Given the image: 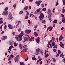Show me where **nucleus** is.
<instances>
[{
  "label": "nucleus",
  "mask_w": 65,
  "mask_h": 65,
  "mask_svg": "<svg viewBox=\"0 0 65 65\" xmlns=\"http://www.w3.org/2000/svg\"><path fill=\"white\" fill-rule=\"evenodd\" d=\"M23 35V31H22L20 34L19 35L16 36L15 38L18 41H21L22 40V37Z\"/></svg>",
  "instance_id": "1"
},
{
  "label": "nucleus",
  "mask_w": 65,
  "mask_h": 65,
  "mask_svg": "<svg viewBox=\"0 0 65 65\" xmlns=\"http://www.w3.org/2000/svg\"><path fill=\"white\" fill-rule=\"evenodd\" d=\"M47 13L48 14V17L49 19L50 22H51V21H52L51 19V15L52 13H51V11L50 10V9H48V10L47 11Z\"/></svg>",
  "instance_id": "2"
},
{
  "label": "nucleus",
  "mask_w": 65,
  "mask_h": 65,
  "mask_svg": "<svg viewBox=\"0 0 65 65\" xmlns=\"http://www.w3.org/2000/svg\"><path fill=\"white\" fill-rule=\"evenodd\" d=\"M39 18H40V20H43V18H44V15L43 14V13H41Z\"/></svg>",
  "instance_id": "3"
},
{
  "label": "nucleus",
  "mask_w": 65,
  "mask_h": 65,
  "mask_svg": "<svg viewBox=\"0 0 65 65\" xmlns=\"http://www.w3.org/2000/svg\"><path fill=\"white\" fill-rule=\"evenodd\" d=\"M61 17H62V22L63 24L65 23V18L64 17V15H63V14H61Z\"/></svg>",
  "instance_id": "4"
},
{
  "label": "nucleus",
  "mask_w": 65,
  "mask_h": 65,
  "mask_svg": "<svg viewBox=\"0 0 65 65\" xmlns=\"http://www.w3.org/2000/svg\"><path fill=\"white\" fill-rule=\"evenodd\" d=\"M19 55H17L16 56L15 58V62H17L18 61V60H19Z\"/></svg>",
  "instance_id": "5"
},
{
  "label": "nucleus",
  "mask_w": 65,
  "mask_h": 65,
  "mask_svg": "<svg viewBox=\"0 0 65 65\" xmlns=\"http://www.w3.org/2000/svg\"><path fill=\"white\" fill-rule=\"evenodd\" d=\"M31 31V30H27L25 31V33H27V34H28L29 33H30Z\"/></svg>",
  "instance_id": "6"
},
{
  "label": "nucleus",
  "mask_w": 65,
  "mask_h": 65,
  "mask_svg": "<svg viewBox=\"0 0 65 65\" xmlns=\"http://www.w3.org/2000/svg\"><path fill=\"white\" fill-rule=\"evenodd\" d=\"M42 11V8H40L39 9H38L37 10V14H38V12H41Z\"/></svg>",
  "instance_id": "7"
},
{
  "label": "nucleus",
  "mask_w": 65,
  "mask_h": 65,
  "mask_svg": "<svg viewBox=\"0 0 65 65\" xmlns=\"http://www.w3.org/2000/svg\"><path fill=\"white\" fill-rule=\"evenodd\" d=\"M47 51L46 50H45V58H47V57H48V54H47Z\"/></svg>",
  "instance_id": "8"
},
{
  "label": "nucleus",
  "mask_w": 65,
  "mask_h": 65,
  "mask_svg": "<svg viewBox=\"0 0 65 65\" xmlns=\"http://www.w3.org/2000/svg\"><path fill=\"white\" fill-rule=\"evenodd\" d=\"M9 19L12 20V15H11V14L10 13L9 15Z\"/></svg>",
  "instance_id": "9"
},
{
  "label": "nucleus",
  "mask_w": 65,
  "mask_h": 65,
  "mask_svg": "<svg viewBox=\"0 0 65 65\" xmlns=\"http://www.w3.org/2000/svg\"><path fill=\"white\" fill-rule=\"evenodd\" d=\"M8 26L9 29H12L14 28L12 27V25H11V24H9Z\"/></svg>",
  "instance_id": "10"
},
{
  "label": "nucleus",
  "mask_w": 65,
  "mask_h": 65,
  "mask_svg": "<svg viewBox=\"0 0 65 65\" xmlns=\"http://www.w3.org/2000/svg\"><path fill=\"white\" fill-rule=\"evenodd\" d=\"M40 40V38L39 37H38L36 39V41L37 42L38 44V43L40 41V40Z\"/></svg>",
  "instance_id": "11"
},
{
  "label": "nucleus",
  "mask_w": 65,
  "mask_h": 65,
  "mask_svg": "<svg viewBox=\"0 0 65 65\" xmlns=\"http://www.w3.org/2000/svg\"><path fill=\"white\" fill-rule=\"evenodd\" d=\"M14 42H13L12 40L10 41L9 42V45H12L13 44V43Z\"/></svg>",
  "instance_id": "12"
},
{
  "label": "nucleus",
  "mask_w": 65,
  "mask_h": 65,
  "mask_svg": "<svg viewBox=\"0 0 65 65\" xmlns=\"http://www.w3.org/2000/svg\"><path fill=\"white\" fill-rule=\"evenodd\" d=\"M14 47L12 45L11 46L9 47V49H8V52L9 53H10V51H9V50H11V49L12 48H13Z\"/></svg>",
  "instance_id": "13"
},
{
  "label": "nucleus",
  "mask_w": 65,
  "mask_h": 65,
  "mask_svg": "<svg viewBox=\"0 0 65 65\" xmlns=\"http://www.w3.org/2000/svg\"><path fill=\"white\" fill-rule=\"evenodd\" d=\"M63 38V37L62 36H60V37L59 38V41H61Z\"/></svg>",
  "instance_id": "14"
},
{
  "label": "nucleus",
  "mask_w": 65,
  "mask_h": 65,
  "mask_svg": "<svg viewBox=\"0 0 65 65\" xmlns=\"http://www.w3.org/2000/svg\"><path fill=\"white\" fill-rule=\"evenodd\" d=\"M7 38V37L6 36H4L3 37L2 39V40H5V39H6Z\"/></svg>",
  "instance_id": "15"
},
{
  "label": "nucleus",
  "mask_w": 65,
  "mask_h": 65,
  "mask_svg": "<svg viewBox=\"0 0 65 65\" xmlns=\"http://www.w3.org/2000/svg\"><path fill=\"white\" fill-rule=\"evenodd\" d=\"M48 29H49V31H51L52 30V29H53V27L51 26H50L48 27Z\"/></svg>",
  "instance_id": "16"
},
{
  "label": "nucleus",
  "mask_w": 65,
  "mask_h": 65,
  "mask_svg": "<svg viewBox=\"0 0 65 65\" xmlns=\"http://www.w3.org/2000/svg\"><path fill=\"white\" fill-rule=\"evenodd\" d=\"M36 52H37V53H38V54H39L40 53H38V52H39V51H40V49L39 48L36 49Z\"/></svg>",
  "instance_id": "17"
},
{
  "label": "nucleus",
  "mask_w": 65,
  "mask_h": 65,
  "mask_svg": "<svg viewBox=\"0 0 65 65\" xmlns=\"http://www.w3.org/2000/svg\"><path fill=\"white\" fill-rule=\"evenodd\" d=\"M24 41H28V38L26 37H24Z\"/></svg>",
  "instance_id": "18"
},
{
  "label": "nucleus",
  "mask_w": 65,
  "mask_h": 65,
  "mask_svg": "<svg viewBox=\"0 0 65 65\" xmlns=\"http://www.w3.org/2000/svg\"><path fill=\"white\" fill-rule=\"evenodd\" d=\"M34 34L35 36H38V34L36 32H34Z\"/></svg>",
  "instance_id": "19"
},
{
  "label": "nucleus",
  "mask_w": 65,
  "mask_h": 65,
  "mask_svg": "<svg viewBox=\"0 0 65 65\" xmlns=\"http://www.w3.org/2000/svg\"><path fill=\"white\" fill-rule=\"evenodd\" d=\"M64 55H63V53H62L60 55V57H62V58H64Z\"/></svg>",
  "instance_id": "20"
},
{
  "label": "nucleus",
  "mask_w": 65,
  "mask_h": 65,
  "mask_svg": "<svg viewBox=\"0 0 65 65\" xmlns=\"http://www.w3.org/2000/svg\"><path fill=\"white\" fill-rule=\"evenodd\" d=\"M20 21H17V22L18 23V24L17 25H16V28H17V26H19V23H20Z\"/></svg>",
  "instance_id": "21"
},
{
  "label": "nucleus",
  "mask_w": 65,
  "mask_h": 65,
  "mask_svg": "<svg viewBox=\"0 0 65 65\" xmlns=\"http://www.w3.org/2000/svg\"><path fill=\"white\" fill-rule=\"evenodd\" d=\"M20 65H25V63L24 62H21L20 63Z\"/></svg>",
  "instance_id": "22"
},
{
  "label": "nucleus",
  "mask_w": 65,
  "mask_h": 65,
  "mask_svg": "<svg viewBox=\"0 0 65 65\" xmlns=\"http://www.w3.org/2000/svg\"><path fill=\"white\" fill-rule=\"evenodd\" d=\"M60 46L63 48H64V44H62L60 45Z\"/></svg>",
  "instance_id": "23"
},
{
  "label": "nucleus",
  "mask_w": 65,
  "mask_h": 65,
  "mask_svg": "<svg viewBox=\"0 0 65 65\" xmlns=\"http://www.w3.org/2000/svg\"><path fill=\"white\" fill-rule=\"evenodd\" d=\"M35 56H34V57H33L32 58V60L36 61V58H35Z\"/></svg>",
  "instance_id": "24"
},
{
  "label": "nucleus",
  "mask_w": 65,
  "mask_h": 65,
  "mask_svg": "<svg viewBox=\"0 0 65 65\" xmlns=\"http://www.w3.org/2000/svg\"><path fill=\"white\" fill-rule=\"evenodd\" d=\"M19 46L21 50H22V44H19Z\"/></svg>",
  "instance_id": "25"
},
{
  "label": "nucleus",
  "mask_w": 65,
  "mask_h": 65,
  "mask_svg": "<svg viewBox=\"0 0 65 65\" xmlns=\"http://www.w3.org/2000/svg\"><path fill=\"white\" fill-rule=\"evenodd\" d=\"M18 43H17L15 42L14 43V45L16 47L18 45Z\"/></svg>",
  "instance_id": "26"
},
{
  "label": "nucleus",
  "mask_w": 65,
  "mask_h": 65,
  "mask_svg": "<svg viewBox=\"0 0 65 65\" xmlns=\"http://www.w3.org/2000/svg\"><path fill=\"white\" fill-rule=\"evenodd\" d=\"M57 21H58L57 20L55 19L54 21V23H55V24H56V23H57Z\"/></svg>",
  "instance_id": "27"
},
{
  "label": "nucleus",
  "mask_w": 65,
  "mask_h": 65,
  "mask_svg": "<svg viewBox=\"0 0 65 65\" xmlns=\"http://www.w3.org/2000/svg\"><path fill=\"white\" fill-rule=\"evenodd\" d=\"M5 15H8V11H5Z\"/></svg>",
  "instance_id": "28"
},
{
  "label": "nucleus",
  "mask_w": 65,
  "mask_h": 65,
  "mask_svg": "<svg viewBox=\"0 0 65 65\" xmlns=\"http://www.w3.org/2000/svg\"><path fill=\"white\" fill-rule=\"evenodd\" d=\"M46 22V21H45V20H43L42 21V23H43V24H45Z\"/></svg>",
  "instance_id": "29"
},
{
  "label": "nucleus",
  "mask_w": 65,
  "mask_h": 65,
  "mask_svg": "<svg viewBox=\"0 0 65 65\" xmlns=\"http://www.w3.org/2000/svg\"><path fill=\"white\" fill-rule=\"evenodd\" d=\"M55 42H54L52 43V46H55Z\"/></svg>",
  "instance_id": "30"
},
{
  "label": "nucleus",
  "mask_w": 65,
  "mask_h": 65,
  "mask_svg": "<svg viewBox=\"0 0 65 65\" xmlns=\"http://www.w3.org/2000/svg\"><path fill=\"white\" fill-rule=\"evenodd\" d=\"M42 10L44 11H45L46 10V8H43L42 9Z\"/></svg>",
  "instance_id": "31"
},
{
  "label": "nucleus",
  "mask_w": 65,
  "mask_h": 65,
  "mask_svg": "<svg viewBox=\"0 0 65 65\" xmlns=\"http://www.w3.org/2000/svg\"><path fill=\"white\" fill-rule=\"evenodd\" d=\"M26 12L27 13L26 14V15L28 16L29 15V12L27 11H26Z\"/></svg>",
  "instance_id": "32"
},
{
  "label": "nucleus",
  "mask_w": 65,
  "mask_h": 65,
  "mask_svg": "<svg viewBox=\"0 0 65 65\" xmlns=\"http://www.w3.org/2000/svg\"><path fill=\"white\" fill-rule=\"evenodd\" d=\"M52 61H53L54 62H56V59L55 58H52Z\"/></svg>",
  "instance_id": "33"
},
{
  "label": "nucleus",
  "mask_w": 65,
  "mask_h": 65,
  "mask_svg": "<svg viewBox=\"0 0 65 65\" xmlns=\"http://www.w3.org/2000/svg\"><path fill=\"white\" fill-rule=\"evenodd\" d=\"M24 9L25 10H27L28 9V7L27 6L25 7L24 8Z\"/></svg>",
  "instance_id": "34"
},
{
  "label": "nucleus",
  "mask_w": 65,
  "mask_h": 65,
  "mask_svg": "<svg viewBox=\"0 0 65 65\" xmlns=\"http://www.w3.org/2000/svg\"><path fill=\"white\" fill-rule=\"evenodd\" d=\"M12 59V57L11 56H10V57H9V58L8 59V60H9V61H10V60H11V59Z\"/></svg>",
  "instance_id": "35"
},
{
  "label": "nucleus",
  "mask_w": 65,
  "mask_h": 65,
  "mask_svg": "<svg viewBox=\"0 0 65 65\" xmlns=\"http://www.w3.org/2000/svg\"><path fill=\"white\" fill-rule=\"evenodd\" d=\"M62 1L64 5H65V0H63Z\"/></svg>",
  "instance_id": "36"
},
{
  "label": "nucleus",
  "mask_w": 65,
  "mask_h": 65,
  "mask_svg": "<svg viewBox=\"0 0 65 65\" xmlns=\"http://www.w3.org/2000/svg\"><path fill=\"white\" fill-rule=\"evenodd\" d=\"M6 27H7V26L6 25H5L4 28V30H6Z\"/></svg>",
  "instance_id": "37"
},
{
  "label": "nucleus",
  "mask_w": 65,
  "mask_h": 65,
  "mask_svg": "<svg viewBox=\"0 0 65 65\" xmlns=\"http://www.w3.org/2000/svg\"><path fill=\"white\" fill-rule=\"evenodd\" d=\"M41 6L42 8H43V7H44V5L43 4H42L41 5Z\"/></svg>",
  "instance_id": "38"
},
{
  "label": "nucleus",
  "mask_w": 65,
  "mask_h": 65,
  "mask_svg": "<svg viewBox=\"0 0 65 65\" xmlns=\"http://www.w3.org/2000/svg\"><path fill=\"white\" fill-rule=\"evenodd\" d=\"M8 7L5 8V11H7V10H8Z\"/></svg>",
  "instance_id": "39"
},
{
  "label": "nucleus",
  "mask_w": 65,
  "mask_h": 65,
  "mask_svg": "<svg viewBox=\"0 0 65 65\" xmlns=\"http://www.w3.org/2000/svg\"><path fill=\"white\" fill-rule=\"evenodd\" d=\"M22 31V29L21 28H19L18 30V32H21Z\"/></svg>",
  "instance_id": "40"
},
{
  "label": "nucleus",
  "mask_w": 65,
  "mask_h": 65,
  "mask_svg": "<svg viewBox=\"0 0 65 65\" xmlns=\"http://www.w3.org/2000/svg\"><path fill=\"white\" fill-rule=\"evenodd\" d=\"M10 56L12 58H13L14 57V56L13 55L11 54L10 55Z\"/></svg>",
  "instance_id": "41"
},
{
  "label": "nucleus",
  "mask_w": 65,
  "mask_h": 65,
  "mask_svg": "<svg viewBox=\"0 0 65 65\" xmlns=\"http://www.w3.org/2000/svg\"><path fill=\"white\" fill-rule=\"evenodd\" d=\"M29 41H31L32 40V39L31 38H29Z\"/></svg>",
  "instance_id": "42"
},
{
  "label": "nucleus",
  "mask_w": 65,
  "mask_h": 65,
  "mask_svg": "<svg viewBox=\"0 0 65 65\" xmlns=\"http://www.w3.org/2000/svg\"><path fill=\"white\" fill-rule=\"evenodd\" d=\"M28 18H29L28 16L26 15V16H25V19H28Z\"/></svg>",
  "instance_id": "43"
},
{
  "label": "nucleus",
  "mask_w": 65,
  "mask_h": 65,
  "mask_svg": "<svg viewBox=\"0 0 65 65\" xmlns=\"http://www.w3.org/2000/svg\"><path fill=\"white\" fill-rule=\"evenodd\" d=\"M5 12H4L2 14L3 15H5Z\"/></svg>",
  "instance_id": "44"
},
{
  "label": "nucleus",
  "mask_w": 65,
  "mask_h": 65,
  "mask_svg": "<svg viewBox=\"0 0 65 65\" xmlns=\"http://www.w3.org/2000/svg\"><path fill=\"white\" fill-rule=\"evenodd\" d=\"M59 4V3H58V1H57V2L56 4V6H57Z\"/></svg>",
  "instance_id": "45"
},
{
  "label": "nucleus",
  "mask_w": 65,
  "mask_h": 65,
  "mask_svg": "<svg viewBox=\"0 0 65 65\" xmlns=\"http://www.w3.org/2000/svg\"><path fill=\"white\" fill-rule=\"evenodd\" d=\"M50 61H51V60H50V59H48V61L47 62V64L48 62H49V63H50Z\"/></svg>",
  "instance_id": "46"
},
{
  "label": "nucleus",
  "mask_w": 65,
  "mask_h": 65,
  "mask_svg": "<svg viewBox=\"0 0 65 65\" xmlns=\"http://www.w3.org/2000/svg\"><path fill=\"white\" fill-rule=\"evenodd\" d=\"M58 54H61V52L60 50H58Z\"/></svg>",
  "instance_id": "47"
},
{
  "label": "nucleus",
  "mask_w": 65,
  "mask_h": 65,
  "mask_svg": "<svg viewBox=\"0 0 65 65\" xmlns=\"http://www.w3.org/2000/svg\"><path fill=\"white\" fill-rule=\"evenodd\" d=\"M13 7L14 8H15L16 7V4H14L13 5Z\"/></svg>",
  "instance_id": "48"
},
{
  "label": "nucleus",
  "mask_w": 65,
  "mask_h": 65,
  "mask_svg": "<svg viewBox=\"0 0 65 65\" xmlns=\"http://www.w3.org/2000/svg\"><path fill=\"white\" fill-rule=\"evenodd\" d=\"M65 9H63L62 13H64L65 12Z\"/></svg>",
  "instance_id": "49"
},
{
  "label": "nucleus",
  "mask_w": 65,
  "mask_h": 65,
  "mask_svg": "<svg viewBox=\"0 0 65 65\" xmlns=\"http://www.w3.org/2000/svg\"><path fill=\"white\" fill-rule=\"evenodd\" d=\"M23 48H25V47H27V46H26L25 45H24L23 46Z\"/></svg>",
  "instance_id": "50"
},
{
  "label": "nucleus",
  "mask_w": 65,
  "mask_h": 65,
  "mask_svg": "<svg viewBox=\"0 0 65 65\" xmlns=\"http://www.w3.org/2000/svg\"><path fill=\"white\" fill-rule=\"evenodd\" d=\"M40 53L42 54V55L43 56V52L42 51H41L40 52Z\"/></svg>",
  "instance_id": "51"
},
{
  "label": "nucleus",
  "mask_w": 65,
  "mask_h": 65,
  "mask_svg": "<svg viewBox=\"0 0 65 65\" xmlns=\"http://www.w3.org/2000/svg\"><path fill=\"white\" fill-rule=\"evenodd\" d=\"M23 11H21L20 13V14H22L23 13Z\"/></svg>",
  "instance_id": "52"
},
{
  "label": "nucleus",
  "mask_w": 65,
  "mask_h": 65,
  "mask_svg": "<svg viewBox=\"0 0 65 65\" xmlns=\"http://www.w3.org/2000/svg\"><path fill=\"white\" fill-rule=\"evenodd\" d=\"M24 50H25V52H26V51H27V50H28V48H24Z\"/></svg>",
  "instance_id": "53"
},
{
  "label": "nucleus",
  "mask_w": 65,
  "mask_h": 65,
  "mask_svg": "<svg viewBox=\"0 0 65 65\" xmlns=\"http://www.w3.org/2000/svg\"><path fill=\"white\" fill-rule=\"evenodd\" d=\"M28 22L29 23V25H30L31 24V23H30V20H29L28 21Z\"/></svg>",
  "instance_id": "54"
},
{
  "label": "nucleus",
  "mask_w": 65,
  "mask_h": 65,
  "mask_svg": "<svg viewBox=\"0 0 65 65\" xmlns=\"http://www.w3.org/2000/svg\"><path fill=\"white\" fill-rule=\"evenodd\" d=\"M13 35H15V32H13Z\"/></svg>",
  "instance_id": "55"
},
{
  "label": "nucleus",
  "mask_w": 65,
  "mask_h": 65,
  "mask_svg": "<svg viewBox=\"0 0 65 65\" xmlns=\"http://www.w3.org/2000/svg\"><path fill=\"white\" fill-rule=\"evenodd\" d=\"M55 8H54L53 10H52V11L54 13L55 12Z\"/></svg>",
  "instance_id": "56"
},
{
  "label": "nucleus",
  "mask_w": 65,
  "mask_h": 65,
  "mask_svg": "<svg viewBox=\"0 0 65 65\" xmlns=\"http://www.w3.org/2000/svg\"><path fill=\"white\" fill-rule=\"evenodd\" d=\"M57 47V46L55 45V46L53 47V48H56Z\"/></svg>",
  "instance_id": "57"
},
{
  "label": "nucleus",
  "mask_w": 65,
  "mask_h": 65,
  "mask_svg": "<svg viewBox=\"0 0 65 65\" xmlns=\"http://www.w3.org/2000/svg\"><path fill=\"white\" fill-rule=\"evenodd\" d=\"M37 27V25H36L35 26L34 28H36Z\"/></svg>",
  "instance_id": "58"
},
{
  "label": "nucleus",
  "mask_w": 65,
  "mask_h": 65,
  "mask_svg": "<svg viewBox=\"0 0 65 65\" xmlns=\"http://www.w3.org/2000/svg\"><path fill=\"white\" fill-rule=\"evenodd\" d=\"M2 23H3V21H0V24H1Z\"/></svg>",
  "instance_id": "59"
},
{
  "label": "nucleus",
  "mask_w": 65,
  "mask_h": 65,
  "mask_svg": "<svg viewBox=\"0 0 65 65\" xmlns=\"http://www.w3.org/2000/svg\"><path fill=\"white\" fill-rule=\"evenodd\" d=\"M52 40H53V41H54V40H55V39L54 38V37H52Z\"/></svg>",
  "instance_id": "60"
},
{
  "label": "nucleus",
  "mask_w": 65,
  "mask_h": 65,
  "mask_svg": "<svg viewBox=\"0 0 65 65\" xmlns=\"http://www.w3.org/2000/svg\"><path fill=\"white\" fill-rule=\"evenodd\" d=\"M53 51L54 52H57V50L56 49H54L53 50Z\"/></svg>",
  "instance_id": "61"
},
{
  "label": "nucleus",
  "mask_w": 65,
  "mask_h": 65,
  "mask_svg": "<svg viewBox=\"0 0 65 65\" xmlns=\"http://www.w3.org/2000/svg\"><path fill=\"white\" fill-rule=\"evenodd\" d=\"M42 64V61H41L40 63V64L41 65Z\"/></svg>",
  "instance_id": "62"
},
{
  "label": "nucleus",
  "mask_w": 65,
  "mask_h": 65,
  "mask_svg": "<svg viewBox=\"0 0 65 65\" xmlns=\"http://www.w3.org/2000/svg\"><path fill=\"white\" fill-rule=\"evenodd\" d=\"M62 60L63 61V62L65 63V58L63 59Z\"/></svg>",
  "instance_id": "63"
},
{
  "label": "nucleus",
  "mask_w": 65,
  "mask_h": 65,
  "mask_svg": "<svg viewBox=\"0 0 65 65\" xmlns=\"http://www.w3.org/2000/svg\"><path fill=\"white\" fill-rule=\"evenodd\" d=\"M64 27H62V28H61V30H64Z\"/></svg>",
  "instance_id": "64"
}]
</instances>
